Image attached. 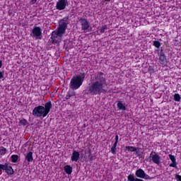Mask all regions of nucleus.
<instances>
[{
	"mask_svg": "<svg viewBox=\"0 0 181 181\" xmlns=\"http://www.w3.org/2000/svg\"><path fill=\"white\" fill-rule=\"evenodd\" d=\"M62 35H59L56 31H52L51 34V45H59L62 42Z\"/></svg>",
	"mask_w": 181,
	"mask_h": 181,
	"instance_id": "6",
	"label": "nucleus"
},
{
	"mask_svg": "<svg viewBox=\"0 0 181 181\" xmlns=\"http://www.w3.org/2000/svg\"><path fill=\"white\" fill-rule=\"evenodd\" d=\"M69 5V1L67 0H58L56 4V9L58 11H64L66 6Z\"/></svg>",
	"mask_w": 181,
	"mask_h": 181,
	"instance_id": "8",
	"label": "nucleus"
},
{
	"mask_svg": "<svg viewBox=\"0 0 181 181\" xmlns=\"http://www.w3.org/2000/svg\"><path fill=\"white\" fill-rule=\"evenodd\" d=\"M169 158L170 159L172 163H170V165H175V163H177L176 162V157H175V156L172 155V154H169L168 155Z\"/></svg>",
	"mask_w": 181,
	"mask_h": 181,
	"instance_id": "21",
	"label": "nucleus"
},
{
	"mask_svg": "<svg viewBox=\"0 0 181 181\" xmlns=\"http://www.w3.org/2000/svg\"><path fill=\"white\" fill-rule=\"evenodd\" d=\"M117 145H118V143L115 142L113 146L111 147V153L112 155H115L117 153Z\"/></svg>",
	"mask_w": 181,
	"mask_h": 181,
	"instance_id": "19",
	"label": "nucleus"
},
{
	"mask_svg": "<svg viewBox=\"0 0 181 181\" xmlns=\"http://www.w3.org/2000/svg\"><path fill=\"white\" fill-rule=\"evenodd\" d=\"M131 148H132V146H127L125 147V151H127L128 152H131Z\"/></svg>",
	"mask_w": 181,
	"mask_h": 181,
	"instance_id": "33",
	"label": "nucleus"
},
{
	"mask_svg": "<svg viewBox=\"0 0 181 181\" xmlns=\"http://www.w3.org/2000/svg\"><path fill=\"white\" fill-rule=\"evenodd\" d=\"M32 115L35 118H45V117H47V115H46L42 105H38L34 107Z\"/></svg>",
	"mask_w": 181,
	"mask_h": 181,
	"instance_id": "4",
	"label": "nucleus"
},
{
	"mask_svg": "<svg viewBox=\"0 0 181 181\" xmlns=\"http://www.w3.org/2000/svg\"><path fill=\"white\" fill-rule=\"evenodd\" d=\"M169 166L170 168H175L176 170H179V167H177V163H176L175 164L169 165Z\"/></svg>",
	"mask_w": 181,
	"mask_h": 181,
	"instance_id": "27",
	"label": "nucleus"
},
{
	"mask_svg": "<svg viewBox=\"0 0 181 181\" xmlns=\"http://www.w3.org/2000/svg\"><path fill=\"white\" fill-rule=\"evenodd\" d=\"M20 160L21 158H19V156L15 154L11 156V162L13 163H18Z\"/></svg>",
	"mask_w": 181,
	"mask_h": 181,
	"instance_id": "18",
	"label": "nucleus"
},
{
	"mask_svg": "<svg viewBox=\"0 0 181 181\" xmlns=\"http://www.w3.org/2000/svg\"><path fill=\"white\" fill-rule=\"evenodd\" d=\"M117 107L119 111H127V104L122 103V101H118Z\"/></svg>",
	"mask_w": 181,
	"mask_h": 181,
	"instance_id": "14",
	"label": "nucleus"
},
{
	"mask_svg": "<svg viewBox=\"0 0 181 181\" xmlns=\"http://www.w3.org/2000/svg\"><path fill=\"white\" fill-rule=\"evenodd\" d=\"M44 112L47 115L49 112H50V110L53 108V105L52 104L51 101L47 102L45 106H42Z\"/></svg>",
	"mask_w": 181,
	"mask_h": 181,
	"instance_id": "12",
	"label": "nucleus"
},
{
	"mask_svg": "<svg viewBox=\"0 0 181 181\" xmlns=\"http://www.w3.org/2000/svg\"><path fill=\"white\" fill-rule=\"evenodd\" d=\"M79 23H81V30H83L86 33V30L90 29V21L87 18H81L79 19Z\"/></svg>",
	"mask_w": 181,
	"mask_h": 181,
	"instance_id": "7",
	"label": "nucleus"
},
{
	"mask_svg": "<svg viewBox=\"0 0 181 181\" xmlns=\"http://www.w3.org/2000/svg\"><path fill=\"white\" fill-rule=\"evenodd\" d=\"M173 100H174V101H175L176 103L180 102V100H181L180 95H179V93H175V94L173 95Z\"/></svg>",
	"mask_w": 181,
	"mask_h": 181,
	"instance_id": "20",
	"label": "nucleus"
},
{
	"mask_svg": "<svg viewBox=\"0 0 181 181\" xmlns=\"http://www.w3.org/2000/svg\"><path fill=\"white\" fill-rule=\"evenodd\" d=\"M27 124H28V120H26V119H22L19 122V125H23V127H26Z\"/></svg>",
	"mask_w": 181,
	"mask_h": 181,
	"instance_id": "23",
	"label": "nucleus"
},
{
	"mask_svg": "<svg viewBox=\"0 0 181 181\" xmlns=\"http://www.w3.org/2000/svg\"><path fill=\"white\" fill-rule=\"evenodd\" d=\"M112 0H104L105 2H111Z\"/></svg>",
	"mask_w": 181,
	"mask_h": 181,
	"instance_id": "39",
	"label": "nucleus"
},
{
	"mask_svg": "<svg viewBox=\"0 0 181 181\" xmlns=\"http://www.w3.org/2000/svg\"><path fill=\"white\" fill-rule=\"evenodd\" d=\"M175 180L181 181V175H179V174H176L175 175Z\"/></svg>",
	"mask_w": 181,
	"mask_h": 181,
	"instance_id": "29",
	"label": "nucleus"
},
{
	"mask_svg": "<svg viewBox=\"0 0 181 181\" xmlns=\"http://www.w3.org/2000/svg\"><path fill=\"white\" fill-rule=\"evenodd\" d=\"M25 160H27L28 162H33V152L29 151L25 155Z\"/></svg>",
	"mask_w": 181,
	"mask_h": 181,
	"instance_id": "15",
	"label": "nucleus"
},
{
	"mask_svg": "<svg viewBox=\"0 0 181 181\" xmlns=\"http://www.w3.org/2000/svg\"><path fill=\"white\" fill-rule=\"evenodd\" d=\"M0 69H2V60L0 59Z\"/></svg>",
	"mask_w": 181,
	"mask_h": 181,
	"instance_id": "38",
	"label": "nucleus"
},
{
	"mask_svg": "<svg viewBox=\"0 0 181 181\" xmlns=\"http://www.w3.org/2000/svg\"><path fill=\"white\" fill-rule=\"evenodd\" d=\"M153 46H155L156 49H159L161 46L160 42L158 40L153 41Z\"/></svg>",
	"mask_w": 181,
	"mask_h": 181,
	"instance_id": "22",
	"label": "nucleus"
},
{
	"mask_svg": "<svg viewBox=\"0 0 181 181\" xmlns=\"http://www.w3.org/2000/svg\"><path fill=\"white\" fill-rule=\"evenodd\" d=\"M134 155H136V156H141V153H139V148H137L136 151H134Z\"/></svg>",
	"mask_w": 181,
	"mask_h": 181,
	"instance_id": "28",
	"label": "nucleus"
},
{
	"mask_svg": "<svg viewBox=\"0 0 181 181\" xmlns=\"http://www.w3.org/2000/svg\"><path fill=\"white\" fill-rule=\"evenodd\" d=\"M70 98H71V95H70V93L68 92L66 97H65V99L66 100H70Z\"/></svg>",
	"mask_w": 181,
	"mask_h": 181,
	"instance_id": "30",
	"label": "nucleus"
},
{
	"mask_svg": "<svg viewBox=\"0 0 181 181\" xmlns=\"http://www.w3.org/2000/svg\"><path fill=\"white\" fill-rule=\"evenodd\" d=\"M64 171L67 175H71L73 173V167L71 165H66L64 167Z\"/></svg>",
	"mask_w": 181,
	"mask_h": 181,
	"instance_id": "16",
	"label": "nucleus"
},
{
	"mask_svg": "<svg viewBox=\"0 0 181 181\" xmlns=\"http://www.w3.org/2000/svg\"><path fill=\"white\" fill-rule=\"evenodd\" d=\"M80 159V152L73 150L72 155L71 156V160L72 162H78V160Z\"/></svg>",
	"mask_w": 181,
	"mask_h": 181,
	"instance_id": "11",
	"label": "nucleus"
},
{
	"mask_svg": "<svg viewBox=\"0 0 181 181\" xmlns=\"http://www.w3.org/2000/svg\"><path fill=\"white\" fill-rule=\"evenodd\" d=\"M137 148L134 146H132L130 152H135L136 151Z\"/></svg>",
	"mask_w": 181,
	"mask_h": 181,
	"instance_id": "34",
	"label": "nucleus"
},
{
	"mask_svg": "<svg viewBox=\"0 0 181 181\" xmlns=\"http://www.w3.org/2000/svg\"><path fill=\"white\" fill-rule=\"evenodd\" d=\"M68 93L70 94L71 97H74V95H76V92H74V90H73V91L71 92Z\"/></svg>",
	"mask_w": 181,
	"mask_h": 181,
	"instance_id": "31",
	"label": "nucleus"
},
{
	"mask_svg": "<svg viewBox=\"0 0 181 181\" xmlns=\"http://www.w3.org/2000/svg\"><path fill=\"white\" fill-rule=\"evenodd\" d=\"M108 29V27L107 25H103L102 28L100 29H99L100 33H104V32H105V30H107Z\"/></svg>",
	"mask_w": 181,
	"mask_h": 181,
	"instance_id": "25",
	"label": "nucleus"
},
{
	"mask_svg": "<svg viewBox=\"0 0 181 181\" xmlns=\"http://www.w3.org/2000/svg\"><path fill=\"white\" fill-rule=\"evenodd\" d=\"M84 78H86L85 72L79 73L76 76H73L69 83V88L74 90H78V88L83 86Z\"/></svg>",
	"mask_w": 181,
	"mask_h": 181,
	"instance_id": "2",
	"label": "nucleus"
},
{
	"mask_svg": "<svg viewBox=\"0 0 181 181\" xmlns=\"http://www.w3.org/2000/svg\"><path fill=\"white\" fill-rule=\"evenodd\" d=\"M119 136H118V134L115 135V142L117 143L119 142Z\"/></svg>",
	"mask_w": 181,
	"mask_h": 181,
	"instance_id": "32",
	"label": "nucleus"
},
{
	"mask_svg": "<svg viewBox=\"0 0 181 181\" xmlns=\"http://www.w3.org/2000/svg\"><path fill=\"white\" fill-rule=\"evenodd\" d=\"M3 170L5 171L8 176H12V175L15 174V170H13L12 166L9 165L8 163L4 164Z\"/></svg>",
	"mask_w": 181,
	"mask_h": 181,
	"instance_id": "10",
	"label": "nucleus"
},
{
	"mask_svg": "<svg viewBox=\"0 0 181 181\" xmlns=\"http://www.w3.org/2000/svg\"><path fill=\"white\" fill-rule=\"evenodd\" d=\"M5 153H6V148H5L4 146L0 147V155L4 156Z\"/></svg>",
	"mask_w": 181,
	"mask_h": 181,
	"instance_id": "24",
	"label": "nucleus"
},
{
	"mask_svg": "<svg viewBox=\"0 0 181 181\" xmlns=\"http://www.w3.org/2000/svg\"><path fill=\"white\" fill-rule=\"evenodd\" d=\"M153 68L152 66H149L148 71H152V73H153Z\"/></svg>",
	"mask_w": 181,
	"mask_h": 181,
	"instance_id": "37",
	"label": "nucleus"
},
{
	"mask_svg": "<svg viewBox=\"0 0 181 181\" xmlns=\"http://www.w3.org/2000/svg\"><path fill=\"white\" fill-rule=\"evenodd\" d=\"M36 2H37V0H31L30 3L32 5H33V4H36Z\"/></svg>",
	"mask_w": 181,
	"mask_h": 181,
	"instance_id": "35",
	"label": "nucleus"
},
{
	"mask_svg": "<svg viewBox=\"0 0 181 181\" xmlns=\"http://www.w3.org/2000/svg\"><path fill=\"white\" fill-rule=\"evenodd\" d=\"M156 52H158V60L159 63L162 66H166L168 64V59L166 58V55L165 54V52H163V47H161L160 49H156Z\"/></svg>",
	"mask_w": 181,
	"mask_h": 181,
	"instance_id": "5",
	"label": "nucleus"
},
{
	"mask_svg": "<svg viewBox=\"0 0 181 181\" xmlns=\"http://www.w3.org/2000/svg\"><path fill=\"white\" fill-rule=\"evenodd\" d=\"M4 170V164L0 163V172H2Z\"/></svg>",
	"mask_w": 181,
	"mask_h": 181,
	"instance_id": "36",
	"label": "nucleus"
},
{
	"mask_svg": "<svg viewBox=\"0 0 181 181\" xmlns=\"http://www.w3.org/2000/svg\"><path fill=\"white\" fill-rule=\"evenodd\" d=\"M149 158H151V160H152V162L153 163H155L156 165H158V166H159V165H160V163H162V161H160V156L156 152L153 151L150 154Z\"/></svg>",
	"mask_w": 181,
	"mask_h": 181,
	"instance_id": "9",
	"label": "nucleus"
},
{
	"mask_svg": "<svg viewBox=\"0 0 181 181\" xmlns=\"http://www.w3.org/2000/svg\"><path fill=\"white\" fill-rule=\"evenodd\" d=\"M30 36H31L34 40H42V38L43 37L42 28L39 26H34L31 30Z\"/></svg>",
	"mask_w": 181,
	"mask_h": 181,
	"instance_id": "3",
	"label": "nucleus"
},
{
	"mask_svg": "<svg viewBox=\"0 0 181 181\" xmlns=\"http://www.w3.org/2000/svg\"><path fill=\"white\" fill-rule=\"evenodd\" d=\"M66 28H64L63 27H59L58 28V30L57 31H56L57 33H58L59 35V36H62L64 35V33H66Z\"/></svg>",
	"mask_w": 181,
	"mask_h": 181,
	"instance_id": "17",
	"label": "nucleus"
},
{
	"mask_svg": "<svg viewBox=\"0 0 181 181\" xmlns=\"http://www.w3.org/2000/svg\"><path fill=\"white\" fill-rule=\"evenodd\" d=\"M105 77L104 72L100 71L95 74L90 78V83L85 89V93L93 96L105 94L107 91V89H105L107 86V78Z\"/></svg>",
	"mask_w": 181,
	"mask_h": 181,
	"instance_id": "1",
	"label": "nucleus"
},
{
	"mask_svg": "<svg viewBox=\"0 0 181 181\" xmlns=\"http://www.w3.org/2000/svg\"><path fill=\"white\" fill-rule=\"evenodd\" d=\"M0 80H5V72L4 71H0Z\"/></svg>",
	"mask_w": 181,
	"mask_h": 181,
	"instance_id": "26",
	"label": "nucleus"
},
{
	"mask_svg": "<svg viewBox=\"0 0 181 181\" xmlns=\"http://www.w3.org/2000/svg\"><path fill=\"white\" fill-rule=\"evenodd\" d=\"M70 23V21H69L68 17H64L60 21L59 26L61 28H64L65 29H67V25Z\"/></svg>",
	"mask_w": 181,
	"mask_h": 181,
	"instance_id": "13",
	"label": "nucleus"
}]
</instances>
